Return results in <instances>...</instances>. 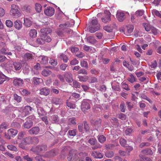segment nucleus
<instances>
[{"instance_id": "f257e3e1", "label": "nucleus", "mask_w": 161, "mask_h": 161, "mask_svg": "<svg viewBox=\"0 0 161 161\" xmlns=\"http://www.w3.org/2000/svg\"><path fill=\"white\" fill-rule=\"evenodd\" d=\"M32 108L29 106H26L25 107H22L19 108L18 110L20 112L19 117L23 118L28 115L32 110Z\"/></svg>"}, {"instance_id": "f03ea898", "label": "nucleus", "mask_w": 161, "mask_h": 161, "mask_svg": "<svg viewBox=\"0 0 161 161\" xmlns=\"http://www.w3.org/2000/svg\"><path fill=\"white\" fill-rule=\"evenodd\" d=\"M10 14L13 17L18 18L21 15V13L19 11V7L14 4L11 5Z\"/></svg>"}, {"instance_id": "7ed1b4c3", "label": "nucleus", "mask_w": 161, "mask_h": 161, "mask_svg": "<svg viewBox=\"0 0 161 161\" xmlns=\"http://www.w3.org/2000/svg\"><path fill=\"white\" fill-rule=\"evenodd\" d=\"M91 26L89 28V31L91 33H94L100 29V25L98 23V21L96 18L92 19L91 23Z\"/></svg>"}, {"instance_id": "20e7f679", "label": "nucleus", "mask_w": 161, "mask_h": 161, "mask_svg": "<svg viewBox=\"0 0 161 161\" xmlns=\"http://www.w3.org/2000/svg\"><path fill=\"white\" fill-rule=\"evenodd\" d=\"M32 137L28 136L24 138L21 141L20 143L19 146L22 148L24 147V146L32 144Z\"/></svg>"}, {"instance_id": "39448f33", "label": "nucleus", "mask_w": 161, "mask_h": 161, "mask_svg": "<svg viewBox=\"0 0 161 161\" xmlns=\"http://www.w3.org/2000/svg\"><path fill=\"white\" fill-rule=\"evenodd\" d=\"M104 13L105 15L101 18V20L103 23H107L111 21V13L108 10L105 11Z\"/></svg>"}, {"instance_id": "423d86ee", "label": "nucleus", "mask_w": 161, "mask_h": 161, "mask_svg": "<svg viewBox=\"0 0 161 161\" xmlns=\"http://www.w3.org/2000/svg\"><path fill=\"white\" fill-rule=\"evenodd\" d=\"M89 100H84L81 103V109L83 112L90 108V105Z\"/></svg>"}, {"instance_id": "0eeeda50", "label": "nucleus", "mask_w": 161, "mask_h": 161, "mask_svg": "<svg viewBox=\"0 0 161 161\" xmlns=\"http://www.w3.org/2000/svg\"><path fill=\"white\" fill-rule=\"evenodd\" d=\"M116 17L119 21L122 22L125 19L126 16L123 11L118 10L117 12Z\"/></svg>"}, {"instance_id": "6e6552de", "label": "nucleus", "mask_w": 161, "mask_h": 161, "mask_svg": "<svg viewBox=\"0 0 161 161\" xmlns=\"http://www.w3.org/2000/svg\"><path fill=\"white\" fill-rule=\"evenodd\" d=\"M34 149V151L42 153L47 150V147L45 145H40L37 146Z\"/></svg>"}, {"instance_id": "1a4fd4ad", "label": "nucleus", "mask_w": 161, "mask_h": 161, "mask_svg": "<svg viewBox=\"0 0 161 161\" xmlns=\"http://www.w3.org/2000/svg\"><path fill=\"white\" fill-rule=\"evenodd\" d=\"M0 45L3 46V47L0 50V53L4 54H7L9 55H11L12 53L10 52H9V50L6 46H5V43L2 42L0 43Z\"/></svg>"}, {"instance_id": "9d476101", "label": "nucleus", "mask_w": 161, "mask_h": 161, "mask_svg": "<svg viewBox=\"0 0 161 161\" xmlns=\"http://www.w3.org/2000/svg\"><path fill=\"white\" fill-rule=\"evenodd\" d=\"M75 23V21L71 19L70 21H67L64 24L60 25L59 26L63 28H66L72 26L74 25Z\"/></svg>"}, {"instance_id": "9b49d317", "label": "nucleus", "mask_w": 161, "mask_h": 161, "mask_svg": "<svg viewBox=\"0 0 161 161\" xmlns=\"http://www.w3.org/2000/svg\"><path fill=\"white\" fill-rule=\"evenodd\" d=\"M54 9L52 7H47V9L44 11L46 15L49 16H51L54 14Z\"/></svg>"}, {"instance_id": "f8f14e48", "label": "nucleus", "mask_w": 161, "mask_h": 161, "mask_svg": "<svg viewBox=\"0 0 161 161\" xmlns=\"http://www.w3.org/2000/svg\"><path fill=\"white\" fill-rule=\"evenodd\" d=\"M40 131V129L39 127L35 126L32 128L28 131V133L31 135L37 134Z\"/></svg>"}, {"instance_id": "ddd939ff", "label": "nucleus", "mask_w": 161, "mask_h": 161, "mask_svg": "<svg viewBox=\"0 0 161 161\" xmlns=\"http://www.w3.org/2000/svg\"><path fill=\"white\" fill-rule=\"evenodd\" d=\"M24 25L27 27H30L32 24V21L31 18H24Z\"/></svg>"}, {"instance_id": "4468645a", "label": "nucleus", "mask_w": 161, "mask_h": 161, "mask_svg": "<svg viewBox=\"0 0 161 161\" xmlns=\"http://www.w3.org/2000/svg\"><path fill=\"white\" fill-rule=\"evenodd\" d=\"M38 58V61L42 64H46L48 63V59L46 56H39Z\"/></svg>"}, {"instance_id": "2eb2a0df", "label": "nucleus", "mask_w": 161, "mask_h": 161, "mask_svg": "<svg viewBox=\"0 0 161 161\" xmlns=\"http://www.w3.org/2000/svg\"><path fill=\"white\" fill-rule=\"evenodd\" d=\"M66 80L68 83H71L73 81L72 75L70 73H65L64 75Z\"/></svg>"}, {"instance_id": "dca6fc26", "label": "nucleus", "mask_w": 161, "mask_h": 161, "mask_svg": "<svg viewBox=\"0 0 161 161\" xmlns=\"http://www.w3.org/2000/svg\"><path fill=\"white\" fill-rule=\"evenodd\" d=\"M52 103L55 105H61L63 103V101L62 99L57 97H54L52 100Z\"/></svg>"}, {"instance_id": "f3484780", "label": "nucleus", "mask_w": 161, "mask_h": 161, "mask_svg": "<svg viewBox=\"0 0 161 161\" xmlns=\"http://www.w3.org/2000/svg\"><path fill=\"white\" fill-rule=\"evenodd\" d=\"M13 83L15 86H21L23 84V80L20 78H16L13 81Z\"/></svg>"}, {"instance_id": "a211bd4d", "label": "nucleus", "mask_w": 161, "mask_h": 161, "mask_svg": "<svg viewBox=\"0 0 161 161\" xmlns=\"http://www.w3.org/2000/svg\"><path fill=\"white\" fill-rule=\"evenodd\" d=\"M92 156L94 158L101 159L103 158V155L97 151H93L91 153Z\"/></svg>"}, {"instance_id": "6ab92c4d", "label": "nucleus", "mask_w": 161, "mask_h": 161, "mask_svg": "<svg viewBox=\"0 0 161 161\" xmlns=\"http://www.w3.org/2000/svg\"><path fill=\"white\" fill-rule=\"evenodd\" d=\"M14 26L17 30H19L21 28L22 25V23L21 21L18 19L15 21L14 22Z\"/></svg>"}, {"instance_id": "aec40b11", "label": "nucleus", "mask_w": 161, "mask_h": 161, "mask_svg": "<svg viewBox=\"0 0 161 161\" xmlns=\"http://www.w3.org/2000/svg\"><path fill=\"white\" fill-rule=\"evenodd\" d=\"M51 29L48 28H43L41 29L40 30L42 35H46V34H49L51 32Z\"/></svg>"}, {"instance_id": "412c9836", "label": "nucleus", "mask_w": 161, "mask_h": 161, "mask_svg": "<svg viewBox=\"0 0 161 161\" xmlns=\"http://www.w3.org/2000/svg\"><path fill=\"white\" fill-rule=\"evenodd\" d=\"M50 119L53 123H58L59 121V118L57 115H53L51 117Z\"/></svg>"}, {"instance_id": "4be33fe9", "label": "nucleus", "mask_w": 161, "mask_h": 161, "mask_svg": "<svg viewBox=\"0 0 161 161\" xmlns=\"http://www.w3.org/2000/svg\"><path fill=\"white\" fill-rule=\"evenodd\" d=\"M18 132L17 130L13 129H10L8 130V134L13 137L17 135Z\"/></svg>"}, {"instance_id": "5701e85b", "label": "nucleus", "mask_w": 161, "mask_h": 161, "mask_svg": "<svg viewBox=\"0 0 161 161\" xmlns=\"http://www.w3.org/2000/svg\"><path fill=\"white\" fill-rule=\"evenodd\" d=\"M37 113L39 116L46 115V113L43 108L41 107H37Z\"/></svg>"}, {"instance_id": "b1692460", "label": "nucleus", "mask_w": 161, "mask_h": 161, "mask_svg": "<svg viewBox=\"0 0 161 161\" xmlns=\"http://www.w3.org/2000/svg\"><path fill=\"white\" fill-rule=\"evenodd\" d=\"M32 80L34 85H39L40 83L42 81V79L36 77H33L32 79Z\"/></svg>"}, {"instance_id": "393cba45", "label": "nucleus", "mask_w": 161, "mask_h": 161, "mask_svg": "<svg viewBox=\"0 0 161 161\" xmlns=\"http://www.w3.org/2000/svg\"><path fill=\"white\" fill-rule=\"evenodd\" d=\"M87 41L92 44H94L97 42V41L94 37L90 36L87 38Z\"/></svg>"}, {"instance_id": "a878e982", "label": "nucleus", "mask_w": 161, "mask_h": 161, "mask_svg": "<svg viewBox=\"0 0 161 161\" xmlns=\"http://www.w3.org/2000/svg\"><path fill=\"white\" fill-rule=\"evenodd\" d=\"M50 91L49 89L44 88L41 89L40 90V93L41 95H47L49 94Z\"/></svg>"}, {"instance_id": "bb28decb", "label": "nucleus", "mask_w": 161, "mask_h": 161, "mask_svg": "<svg viewBox=\"0 0 161 161\" xmlns=\"http://www.w3.org/2000/svg\"><path fill=\"white\" fill-rule=\"evenodd\" d=\"M123 64V65L127 68L130 71H132L134 69L133 66L131 65L128 62L124 61Z\"/></svg>"}, {"instance_id": "cd10ccee", "label": "nucleus", "mask_w": 161, "mask_h": 161, "mask_svg": "<svg viewBox=\"0 0 161 161\" xmlns=\"http://www.w3.org/2000/svg\"><path fill=\"white\" fill-rule=\"evenodd\" d=\"M41 73L43 76H47L52 74V72L48 69H44L42 71Z\"/></svg>"}, {"instance_id": "c85d7f7f", "label": "nucleus", "mask_w": 161, "mask_h": 161, "mask_svg": "<svg viewBox=\"0 0 161 161\" xmlns=\"http://www.w3.org/2000/svg\"><path fill=\"white\" fill-rule=\"evenodd\" d=\"M143 154L146 155H153V153L150 149L147 148L143 150L141 152Z\"/></svg>"}, {"instance_id": "c756f323", "label": "nucleus", "mask_w": 161, "mask_h": 161, "mask_svg": "<svg viewBox=\"0 0 161 161\" xmlns=\"http://www.w3.org/2000/svg\"><path fill=\"white\" fill-rule=\"evenodd\" d=\"M13 66L16 70H20L22 66L21 64L19 62H15L13 63Z\"/></svg>"}, {"instance_id": "7c9ffc66", "label": "nucleus", "mask_w": 161, "mask_h": 161, "mask_svg": "<svg viewBox=\"0 0 161 161\" xmlns=\"http://www.w3.org/2000/svg\"><path fill=\"white\" fill-rule=\"evenodd\" d=\"M33 125V122L31 120H27L24 125V127L25 128L27 129L30 128Z\"/></svg>"}, {"instance_id": "2f4dec72", "label": "nucleus", "mask_w": 161, "mask_h": 161, "mask_svg": "<svg viewBox=\"0 0 161 161\" xmlns=\"http://www.w3.org/2000/svg\"><path fill=\"white\" fill-rule=\"evenodd\" d=\"M32 58V53H26L24 55V58L26 60H31Z\"/></svg>"}, {"instance_id": "473e14b6", "label": "nucleus", "mask_w": 161, "mask_h": 161, "mask_svg": "<svg viewBox=\"0 0 161 161\" xmlns=\"http://www.w3.org/2000/svg\"><path fill=\"white\" fill-rule=\"evenodd\" d=\"M22 10L24 11L27 13H30L32 10L31 7L29 5H25L22 8Z\"/></svg>"}, {"instance_id": "72a5a7b5", "label": "nucleus", "mask_w": 161, "mask_h": 161, "mask_svg": "<svg viewBox=\"0 0 161 161\" xmlns=\"http://www.w3.org/2000/svg\"><path fill=\"white\" fill-rule=\"evenodd\" d=\"M8 128V125L5 123H3L0 125V133H2L3 130Z\"/></svg>"}, {"instance_id": "f704fd0d", "label": "nucleus", "mask_w": 161, "mask_h": 161, "mask_svg": "<svg viewBox=\"0 0 161 161\" xmlns=\"http://www.w3.org/2000/svg\"><path fill=\"white\" fill-rule=\"evenodd\" d=\"M8 78V77L0 72V84H3Z\"/></svg>"}, {"instance_id": "c9c22d12", "label": "nucleus", "mask_w": 161, "mask_h": 161, "mask_svg": "<svg viewBox=\"0 0 161 161\" xmlns=\"http://www.w3.org/2000/svg\"><path fill=\"white\" fill-rule=\"evenodd\" d=\"M59 57L61 59H62L65 63H67L68 60V58L67 56L64 54H60Z\"/></svg>"}, {"instance_id": "e433bc0d", "label": "nucleus", "mask_w": 161, "mask_h": 161, "mask_svg": "<svg viewBox=\"0 0 161 161\" xmlns=\"http://www.w3.org/2000/svg\"><path fill=\"white\" fill-rule=\"evenodd\" d=\"M8 148L11 151H13L15 152L18 151L17 147L15 146L12 144H9L7 146Z\"/></svg>"}, {"instance_id": "4c0bfd02", "label": "nucleus", "mask_w": 161, "mask_h": 161, "mask_svg": "<svg viewBox=\"0 0 161 161\" xmlns=\"http://www.w3.org/2000/svg\"><path fill=\"white\" fill-rule=\"evenodd\" d=\"M37 31L35 29H31L30 32V36L31 37H35L36 36Z\"/></svg>"}, {"instance_id": "58836bf2", "label": "nucleus", "mask_w": 161, "mask_h": 161, "mask_svg": "<svg viewBox=\"0 0 161 161\" xmlns=\"http://www.w3.org/2000/svg\"><path fill=\"white\" fill-rule=\"evenodd\" d=\"M66 105L68 107L72 108V109H74L75 108V104L73 103L70 102H69L68 101H67L66 102Z\"/></svg>"}, {"instance_id": "ea45409f", "label": "nucleus", "mask_w": 161, "mask_h": 161, "mask_svg": "<svg viewBox=\"0 0 161 161\" xmlns=\"http://www.w3.org/2000/svg\"><path fill=\"white\" fill-rule=\"evenodd\" d=\"M145 30L147 32H151L152 26L148 24H145L144 25Z\"/></svg>"}, {"instance_id": "a19ab883", "label": "nucleus", "mask_w": 161, "mask_h": 161, "mask_svg": "<svg viewBox=\"0 0 161 161\" xmlns=\"http://www.w3.org/2000/svg\"><path fill=\"white\" fill-rule=\"evenodd\" d=\"M42 35L41 36V38H38L36 41V43L38 45L43 44L44 43Z\"/></svg>"}, {"instance_id": "79ce46f5", "label": "nucleus", "mask_w": 161, "mask_h": 161, "mask_svg": "<svg viewBox=\"0 0 161 161\" xmlns=\"http://www.w3.org/2000/svg\"><path fill=\"white\" fill-rule=\"evenodd\" d=\"M128 80L131 83H133L136 80L135 77L132 74L130 75L129 77L128 78Z\"/></svg>"}, {"instance_id": "37998d69", "label": "nucleus", "mask_w": 161, "mask_h": 161, "mask_svg": "<svg viewBox=\"0 0 161 161\" xmlns=\"http://www.w3.org/2000/svg\"><path fill=\"white\" fill-rule=\"evenodd\" d=\"M43 39L44 40V43L45 42H49L51 41V37L48 36H47L46 35H42Z\"/></svg>"}, {"instance_id": "c03bdc74", "label": "nucleus", "mask_w": 161, "mask_h": 161, "mask_svg": "<svg viewBox=\"0 0 161 161\" xmlns=\"http://www.w3.org/2000/svg\"><path fill=\"white\" fill-rule=\"evenodd\" d=\"M88 76H79L78 78L79 79V81L81 82H86L88 79Z\"/></svg>"}, {"instance_id": "a18cd8bd", "label": "nucleus", "mask_w": 161, "mask_h": 161, "mask_svg": "<svg viewBox=\"0 0 161 161\" xmlns=\"http://www.w3.org/2000/svg\"><path fill=\"white\" fill-rule=\"evenodd\" d=\"M80 64L81 66L82 67H84L86 69H88V64L86 61L84 60L81 61Z\"/></svg>"}, {"instance_id": "49530a36", "label": "nucleus", "mask_w": 161, "mask_h": 161, "mask_svg": "<svg viewBox=\"0 0 161 161\" xmlns=\"http://www.w3.org/2000/svg\"><path fill=\"white\" fill-rule=\"evenodd\" d=\"M20 91L22 94L24 96H27L30 94V92H29L25 89H21Z\"/></svg>"}, {"instance_id": "de8ad7c7", "label": "nucleus", "mask_w": 161, "mask_h": 161, "mask_svg": "<svg viewBox=\"0 0 161 161\" xmlns=\"http://www.w3.org/2000/svg\"><path fill=\"white\" fill-rule=\"evenodd\" d=\"M11 125L12 127L16 128H19L21 127L20 124L16 122H13L11 124Z\"/></svg>"}, {"instance_id": "09e8293b", "label": "nucleus", "mask_w": 161, "mask_h": 161, "mask_svg": "<svg viewBox=\"0 0 161 161\" xmlns=\"http://www.w3.org/2000/svg\"><path fill=\"white\" fill-rule=\"evenodd\" d=\"M152 12L153 14L161 18V14L159 11L156 9H153L152 11Z\"/></svg>"}, {"instance_id": "8fccbe9b", "label": "nucleus", "mask_w": 161, "mask_h": 161, "mask_svg": "<svg viewBox=\"0 0 161 161\" xmlns=\"http://www.w3.org/2000/svg\"><path fill=\"white\" fill-rule=\"evenodd\" d=\"M114 153L112 151L106 152L105 153V156L108 158H111L114 156Z\"/></svg>"}, {"instance_id": "3c124183", "label": "nucleus", "mask_w": 161, "mask_h": 161, "mask_svg": "<svg viewBox=\"0 0 161 161\" xmlns=\"http://www.w3.org/2000/svg\"><path fill=\"white\" fill-rule=\"evenodd\" d=\"M25 135V131L21 132L18 134L17 139L21 140Z\"/></svg>"}, {"instance_id": "603ef678", "label": "nucleus", "mask_w": 161, "mask_h": 161, "mask_svg": "<svg viewBox=\"0 0 161 161\" xmlns=\"http://www.w3.org/2000/svg\"><path fill=\"white\" fill-rule=\"evenodd\" d=\"M35 8L36 11L37 12L39 13L42 10V7L40 4L36 3L35 6Z\"/></svg>"}, {"instance_id": "864d4df0", "label": "nucleus", "mask_w": 161, "mask_h": 161, "mask_svg": "<svg viewBox=\"0 0 161 161\" xmlns=\"http://www.w3.org/2000/svg\"><path fill=\"white\" fill-rule=\"evenodd\" d=\"M97 142V140L95 138H90L88 141V142L91 145H94L95 143H96Z\"/></svg>"}, {"instance_id": "5fc2aeb1", "label": "nucleus", "mask_w": 161, "mask_h": 161, "mask_svg": "<svg viewBox=\"0 0 161 161\" xmlns=\"http://www.w3.org/2000/svg\"><path fill=\"white\" fill-rule=\"evenodd\" d=\"M14 99L18 103L20 102L21 100V97L19 96L16 94H14Z\"/></svg>"}, {"instance_id": "6e6d98bb", "label": "nucleus", "mask_w": 161, "mask_h": 161, "mask_svg": "<svg viewBox=\"0 0 161 161\" xmlns=\"http://www.w3.org/2000/svg\"><path fill=\"white\" fill-rule=\"evenodd\" d=\"M106 139V137L103 135H100L98 138L99 141L101 143H103L105 141Z\"/></svg>"}, {"instance_id": "4d7b16f0", "label": "nucleus", "mask_w": 161, "mask_h": 161, "mask_svg": "<svg viewBox=\"0 0 161 161\" xmlns=\"http://www.w3.org/2000/svg\"><path fill=\"white\" fill-rule=\"evenodd\" d=\"M6 25L8 27H11L13 25L12 22L10 20H7L6 21Z\"/></svg>"}, {"instance_id": "13d9d810", "label": "nucleus", "mask_w": 161, "mask_h": 161, "mask_svg": "<svg viewBox=\"0 0 161 161\" xmlns=\"http://www.w3.org/2000/svg\"><path fill=\"white\" fill-rule=\"evenodd\" d=\"M122 87L123 89L126 91H129L130 90L128 85L125 82L122 83Z\"/></svg>"}, {"instance_id": "bf43d9fd", "label": "nucleus", "mask_w": 161, "mask_h": 161, "mask_svg": "<svg viewBox=\"0 0 161 161\" xmlns=\"http://www.w3.org/2000/svg\"><path fill=\"white\" fill-rule=\"evenodd\" d=\"M78 63L79 61L76 58H74L70 61V64L71 65H74L78 64Z\"/></svg>"}, {"instance_id": "052dcab7", "label": "nucleus", "mask_w": 161, "mask_h": 161, "mask_svg": "<svg viewBox=\"0 0 161 161\" xmlns=\"http://www.w3.org/2000/svg\"><path fill=\"white\" fill-rule=\"evenodd\" d=\"M134 29V27L132 25H129L127 27V30L128 33L129 34L132 32Z\"/></svg>"}, {"instance_id": "680f3d73", "label": "nucleus", "mask_w": 161, "mask_h": 161, "mask_svg": "<svg viewBox=\"0 0 161 161\" xmlns=\"http://www.w3.org/2000/svg\"><path fill=\"white\" fill-rule=\"evenodd\" d=\"M77 73L78 74H82L83 75H87V73L86 71L83 69H80L79 70V71Z\"/></svg>"}, {"instance_id": "e2e57ef3", "label": "nucleus", "mask_w": 161, "mask_h": 161, "mask_svg": "<svg viewBox=\"0 0 161 161\" xmlns=\"http://www.w3.org/2000/svg\"><path fill=\"white\" fill-rule=\"evenodd\" d=\"M144 13V11L143 10H138L136 12V16H142Z\"/></svg>"}, {"instance_id": "0e129e2a", "label": "nucleus", "mask_w": 161, "mask_h": 161, "mask_svg": "<svg viewBox=\"0 0 161 161\" xmlns=\"http://www.w3.org/2000/svg\"><path fill=\"white\" fill-rule=\"evenodd\" d=\"M73 85L74 87L75 88H79L80 87V83L76 81H73Z\"/></svg>"}, {"instance_id": "69168bd1", "label": "nucleus", "mask_w": 161, "mask_h": 161, "mask_svg": "<svg viewBox=\"0 0 161 161\" xmlns=\"http://www.w3.org/2000/svg\"><path fill=\"white\" fill-rule=\"evenodd\" d=\"M35 159L36 161H46L42 159V155H37L35 157Z\"/></svg>"}, {"instance_id": "338daca9", "label": "nucleus", "mask_w": 161, "mask_h": 161, "mask_svg": "<svg viewBox=\"0 0 161 161\" xmlns=\"http://www.w3.org/2000/svg\"><path fill=\"white\" fill-rule=\"evenodd\" d=\"M125 104L124 102L122 103L120 105V109L122 112H124L125 111Z\"/></svg>"}, {"instance_id": "774afa93", "label": "nucleus", "mask_w": 161, "mask_h": 161, "mask_svg": "<svg viewBox=\"0 0 161 161\" xmlns=\"http://www.w3.org/2000/svg\"><path fill=\"white\" fill-rule=\"evenodd\" d=\"M74 154L72 153V151L69 152L68 156L67 157V159L69 161H71L72 159H74Z\"/></svg>"}]
</instances>
